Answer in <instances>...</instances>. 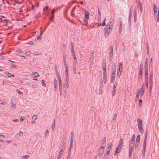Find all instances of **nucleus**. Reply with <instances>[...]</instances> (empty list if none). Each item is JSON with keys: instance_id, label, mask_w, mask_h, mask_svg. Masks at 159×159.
<instances>
[{"instance_id": "473e14b6", "label": "nucleus", "mask_w": 159, "mask_h": 159, "mask_svg": "<svg viewBox=\"0 0 159 159\" xmlns=\"http://www.w3.org/2000/svg\"><path fill=\"white\" fill-rule=\"evenodd\" d=\"M117 118V114L116 113L113 117L112 120H116Z\"/></svg>"}, {"instance_id": "f03ea898", "label": "nucleus", "mask_w": 159, "mask_h": 159, "mask_svg": "<svg viewBox=\"0 0 159 159\" xmlns=\"http://www.w3.org/2000/svg\"><path fill=\"white\" fill-rule=\"evenodd\" d=\"M89 19V13L87 11H85V15L84 17V21H85V23L87 24L88 21Z\"/></svg>"}, {"instance_id": "4be33fe9", "label": "nucleus", "mask_w": 159, "mask_h": 159, "mask_svg": "<svg viewBox=\"0 0 159 159\" xmlns=\"http://www.w3.org/2000/svg\"><path fill=\"white\" fill-rule=\"evenodd\" d=\"M144 91L143 90H139V95L141 94V97L143 95Z\"/></svg>"}, {"instance_id": "7ed1b4c3", "label": "nucleus", "mask_w": 159, "mask_h": 159, "mask_svg": "<svg viewBox=\"0 0 159 159\" xmlns=\"http://www.w3.org/2000/svg\"><path fill=\"white\" fill-rule=\"evenodd\" d=\"M111 31V30H109L106 29H105L104 31V36L106 38H107L109 35V34Z\"/></svg>"}, {"instance_id": "5701e85b", "label": "nucleus", "mask_w": 159, "mask_h": 159, "mask_svg": "<svg viewBox=\"0 0 159 159\" xmlns=\"http://www.w3.org/2000/svg\"><path fill=\"white\" fill-rule=\"evenodd\" d=\"M140 141L136 140L134 148H135L139 144Z\"/></svg>"}, {"instance_id": "a211bd4d", "label": "nucleus", "mask_w": 159, "mask_h": 159, "mask_svg": "<svg viewBox=\"0 0 159 159\" xmlns=\"http://www.w3.org/2000/svg\"><path fill=\"white\" fill-rule=\"evenodd\" d=\"M134 146H131V145H129V152H132V150L133 149V148H134Z\"/></svg>"}, {"instance_id": "2eb2a0df", "label": "nucleus", "mask_w": 159, "mask_h": 159, "mask_svg": "<svg viewBox=\"0 0 159 159\" xmlns=\"http://www.w3.org/2000/svg\"><path fill=\"white\" fill-rule=\"evenodd\" d=\"M143 64H142L141 63L140 64V69H139V73L140 75L141 74H142V69H143Z\"/></svg>"}, {"instance_id": "680f3d73", "label": "nucleus", "mask_w": 159, "mask_h": 159, "mask_svg": "<svg viewBox=\"0 0 159 159\" xmlns=\"http://www.w3.org/2000/svg\"><path fill=\"white\" fill-rule=\"evenodd\" d=\"M135 139V136L134 134H133L132 136V138L131 139V140H134Z\"/></svg>"}, {"instance_id": "b1692460", "label": "nucleus", "mask_w": 159, "mask_h": 159, "mask_svg": "<svg viewBox=\"0 0 159 159\" xmlns=\"http://www.w3.org/2000/svg\"><path fill=\"white\" fill-rule=\"evenodd\" d=\"M146 140H144V142H143V149H146Z\"/></svg>"}, {"instance_id": "5fc2aeb1", "label": "nucleus", "mask_w": 159, "mask_h": 159, "mask_svg": "<svg viewBox=\"0 0 159 159\" xmlns=\"http://www.w3.org/2000/svg\"><path fill=\"white\" fill-rule=\"evenodd\" d=\"M72 56L74 58V60H76L75 54H72Z\"/></svg>"}, {"instance_id": "f704fd0d", "label": "nucleus", "mask_w": 159, "mask_h": 159, "mask_svg": "<svg viewBox=\"0 0 159 159\" xmlns=\"http://www.w3.org/2000/svg\"><path fill=\"white\" fill-rule=\"evenodd\" d=\"M145 66L148 67V59L147 58L146 59L145 63Z\"/></svg>"}, {"instance_id": "e433bc0d", "label": "nucleus", "mask_w": 159, "mask_h": 159, "mask_svg": "<svg viewBox=\"0 0 159 159\" xmlns=\"http://www.w3.org/2000/svg\"><path fill=\"white\" fill-rule=\"evenodd\" d=\"M142 74H141V75L139 74V77L138 78V80L139 81H140V80L142 79Z\"/></svg>"}, {"instance_id": "20e7f679", "label": "nucleus", "mask_w": 159, "mask_h": 159, "mask_svg": "<svg viewBox=\"0 0 159 159\" xmlns=\"http://www.w3.org/2000/svg\"><path fill=\"white\" fill-rule=\"evenodd\" d=\"M137 121L138 122V126L139 129H142V128H143L142 120L140 119H138L137 120Z\"/></svg>"}, {"instance_id": "412c9836", "label": "nucleus", "mask_w": 159, "mask_h": 159, "mask_svg": "<svg viewBox=\"0 0 159 159\" xmlns=\"http://www.w3.org/2000/svg\"><path fill=\"white\" fill-rule=\"evenodd\" d=\"M103 73H106V65L104 64L103 66Z\"/></svg>"}, {"instance_id": "bb28decb", "label": "nucleus", "mask_w": 159, "mask_h": 159, "mask_svg": "<svg viewBox=\"0 0 159 159\" xmlns=\"http://www.w3.org/2000/svg\"><path fill=\"white\" fill-rule=\"evenodd\" d=\"M111 145H110L109 146H108V147L107 148V152L110 153V151L111 150Z\"/></svg>"}, {"instance_id": "13d9d810", "label": "nucleus", "mask_w": 159, "mask_h": 159, "mask_svg": "<svg viewBox=\"0 0 159 159\" xmlns=\"http://www.w3.org/2000/svg\"><path fill=\"white\" fill-rule=\"evenodd\" d=\"M144 69H145V72H148V67L145 66Z\"/></svg>"}, {"instance_id": "0eeeda50", "label": "nucleus", "mask_w": 159, "mask_h": 159, "mask_svg": "<svg viewBox=\"0 0 159 159\" xmlns=\"http://www.w3.org/2000/svg\"><path fill=\"white\" fill-rule=\"evenodd\" d=\"M104 152V149H100L98 151V155L100 157L102 155Z\"/></svg>"}, {"instance_id": "9d476101", "label": "nucleus", "mask_w": 159, "mask_h": 159, "mask_svg": "<svg viewBox=\"0 0 159 159\" xmlns=\"http://www.w3.org/2000/svg\"><path fill=\"white\" fill-rule=\"evenodd\" d=\"M103 80L104 83H106V81L107 79V76L106 73H103Z\"/></svg>"}, {"instance_id": "cd10ccee", "label": "nucleus", "mask_w": 159, "mask_h": 159, "mask_svg": "<svg viewBox=\"0 0 159 159\" xmlns=\"http://www.w3.org/2000/svg\"><path fill=\"white\" fill-rule=\"evenodd\" d=\"M58 80H59V85H62V82H61V78L60 77H58Z\"/></svg>"}, {"instance_id": "79ce46f5", "label": "nucleus", "mask_w": 159, "mask_h": 159, "mask_svg": "<svg viewBox=\"0 0 159 159\" xmlns=\"http://www.w3.org/2000/svg\"><path fill=\"white\" fill-rule=\"evenodd\" d=\"M140 135L138 134L137 136L136 140L140 141Z\"/></svg>"}, {"instance_id": "de8ad7c7", "label": "nucleus", "mask_w": 159, "mask_h": 159, "mask_svg": "<svg viewBox=\"0 0 159 159\" xmlns=\"http://www.w3.org/2000/svg\"><path fill=\"white\" fill-rule=\"evenodd\" d=\"M116 90L115 89H113V91H112V94L113 96H114V95H115V93H116Z\"/></svg>"}, {"instance_id": "3c124183", "label": "nucleus", "mask_w": 159, "mask_h": 159, "mask_svg": "<svg viewBox=\"0 0 159 159\" xmlns=\"http://www.w3.org/2000/svg\"><path fill=\"white\" fill-rule=\"evenodd\" d=\"M37 117L35 115H34L33 116L32 119H34V120L36 119L37 118Z\"/></svg>"}, {"instance_id": "c9c22d12", "label": "nucleus", "mask_w": 159, "mask_h": 159, "mask_svg": "<svg viewBox=\"0 0 159 159\" xmlns=\"http://www.w3.org/2000/svg\"><path fill=\"white\" fill-rule=\"evenodd\" d=\"M33 55H34V56H37V55H41L40 52V53L39 52L38 53H37V52H34L33 53Z\"/></svg>"}, {"instance_id": "e2e57ef3", "label": "nucleus", "mask_w": 159, "mask_h": 159, "mask_svg": "<svg viewBox=\"0 0 159 159\" xmlns=\"http://www.w3.org/2000/svg\"><path fill=\"white\" fill-rule=\"evenodd\" d=\"M121 74V72L120 71H117V76H120Z\"/></svg>"}, {"instance_id": "c85d7f7f", "label": "nucleus", "mask_w": 159, "mask_h": 159, "mask_svg": "<svg viewBox=\"0 0 159 159\" xmlns=\"http://www.w3.org/2000/svg\"><path fill=\"white\" fill-rule=\"evenodd\" d=\"M55 127V120H54L53 122L52 125V129L53 130H54Z\"/></svg>"}, {"instance_id": "69168bd1", "label": "nucleus", "mask_w": 159, "mask_h": 159, "mask_svg": "<svg viewBox=\"0 0 159 159\" xmlns=\"http://www.w3.org/2000/svg\"><path fill=\"white\" fill-rule=\"evenodd\" d=\"M71 48H74V43L72 42H71Z\"/></svg>"}, {"instance_id": "6e6552de", "label": "nucleus", "mask_w": 159, "mask_h": 159, "mask_svg": "<svg viewBox=\"0 0 159 159\" xmlns=\"http://www.w3.org/2000/svg\"><path fill=\"white\" fill-rule=\"evenodd\" d=\"M31 76L32 78H35L39 77V75L38 73L35 72L32 74Z\"/></svg>"}, {"instance_id": "f257e3e1", "label": "nucleus", "mask_w": 159, "mask_h": 159, "mask_svg": "<svg viewBox=\"0 0 159 159\" xmlns=\"http://www.w3.org/2000/svg\"><path fill=\"white\" fill-rule=\"evenodd\" d=\"M123 140L122 139H120L118 145L115 151V153L117 154L120 152L121 150V147L123 146Z\"/></svg>"}, {"instance_id": "dca6fc26", "label": "nucleus", "mask_w": 159, "mask_h": 159, "mask_svg": "<svg viewBox=\"0 0 159 159\" xmlns=\"http://www.w3.org/2000/svg\"><path fill=\"white\" fill-rule=\"evenodd\" d=\"M54 88L56 89L57 85V80L55 79L54 80Z\"/></svg>"}, {"instance_id": "bf43d9fd", "label": "nucleus", "mask_w": 159, "mask_h": 159, "mask_svg": "<svg viewBox=\"0 0 159 159\" xmlns=\"http://www.w3.org/2000/svg\"><path fill=\"white\" fill-rule=\"evenodd\" d=\"M72 146H73V144H70V146L69 147V150H71V149L72 148Z\"/></svg>"}, {"instance_id": "9b49d317", "label": "nucleus", "mask_w": 159, "mask_h": 159, "mask_svg": "<svg viewBox=\"0 0 159 159\" xmlns=\"http://www.w3.org/2000/svg\"><path fill=\"white\" fill-rule=\"evenodd\" d=\"M115 74H111V83H113L115 80Z\"/></svg>"}, {"instance_id": "2f4dec72", "label": "nucleus", "mask_w": 159, "mask_h": 159, "mask_svg": "<svg viewBox=\"0 0 159 159\" xmlns=\"http://www.w3.org/2000/svg\"><path fill=\"white\" fill-rule=\"evenodd\" d=\"M41 84L42 85L43 87L46 86V84L43 80H41Z\"/></svg>"}, {"instance_id": "a878e982", "label": "nucleus", "mask_w": 159, "mask_h": 159, "mask_svg": "<svg viewBox=\"0 0 159 159\" xmlns=\"http://www.w3.org/2000/svg\"><path fill=\"white\" fill-rule=\"evenodd\" d=\"M111 26H110V24H109V25H107L106 26L105 29L109 30H111Z\"/></svg>"}, {"instance_id": "f8f14e48", "label": "nucleus", "mask_w": 159, "mask_h": 159, "mask_svg": "<svg viewBox=\"0 0 159 159\" xmlns=\"http://www.w3.org/2000/svg\"><path fill=\"white\" fill-rule=\"evenodd\" d=\"M66 81H67L69 80V75L68 71H65Z\"/></svg>"}, {"instance_id": "aec40b11", "label": "nucleus", "mask_w": 159, "mask_h": 159, "mask_svg": "<svg viewBox=\"0 0 159 159\" xmlns=\"http://www.w3.org/2000/svg\"><path fill=\"white\" fill-rule=\"evenodd\" d=\"M134 140H131L130 141V142L129 145H131L134 146Z\"/></svg>"}, {"instance_id": "0e129e2a", "label": "nucleus", "mask_w": 159, "mask_h": 159, "mask_svg": "<svg viewBox=\"0 0 159 159\" xmlns=\"http://www.w3.org/2000/svg\"><path fill=\"white\" fill-rule=\"evenodd\" d=\"M16 91L18 93H19L20 94H23V93L21 92L20 91V90H19L18 89H17V90H16Z\"/></svg>"}, {"instance_id": "39448f33", "label": "nucleus", "mask_w": 159, "mask_h": 159, "mask_svg": "<svg viewBox=\"0 0 159 159\" xmlns=\"http://www.w3.org/2000/svg\"><path fill=\"white\" fill-rule=\"evenodd\" d=\"M109 49V56L110 57H111L113 56V46L112 45H110V46Z\"/></svg>"}, {"instance_id": "37998d69", "label": "nucleus", "mask_w": 159, "mask_h": 159, "mask_svg": "<svg viewBox=\"0 0 159 159\" xmlns=\"http://www.w3.org/2000/svg\"><path fill=\"white\" fill-rule=\"evenodd\" d=\"M71 51L72 52V54H75L74 50V48H71Z\"/></svg>"}, {"instance_id": "8fccbe9b", "label": "nucleus", "mask_w": 159, "mask_h": 159, "mask_svg": "<svg viewBox=\"0 0 159 159\" xmlns=\"http://www.w3.org/2000/svg\"><path fill=\"white\" fill-rule=\"evenodd\" d=\"M132 14L130 12L129 15V22L130 23V18H131Z\"/></svg>"}, {"instance_id": "7c9ffc66", "label": "nucleus", "mask_w": 159, "mask_h": 159, "mask_svg": "<svg viewBox=\"0 0 159 159\" xmlns=\"http://www.w3.org/2000/svg\"><path fill=\"white\" fill-rule=\"evenodd\" d=\"M29 157V156H27V155H25L24 156H23L21 157L22 159H26L28 158Z\"/></svg>"}, {"instance_id": "423d86ee", "label": "nucleus", "mask_w": 159, "mask_h": 159, "mask_svg": "<svg viewBox=\"0 0 159 159\" xmlns=\"http://www.w3.org/2000/svg\"><path fill=\"white\" fill-rule=\"evenodd\" d=\"M69 85V84L68 83V81H66V83L64 84L63 89L65 91H66L68 88Z\"/></svg>"}, {"instance_id": "1a4fd4ad", "label": "nucleus", "mask_w": 159, "mask_h": 159, "mask_svg": "<svg viewBox=\"0 0 159 159\" xmlns=\"http://www.w3.org/2000/svg\"><path fill=\"white\" fill-rule=\"evenodd\" d=\"M23 135V132L20 131L18 133H17V134L16 135L15 137L16 138H17L18 137H20Z\"/></svg>"}, {"instance_id": "774afa93", "label": "nucleus", "mask_w": 159, "mask_h": 159, "mask_svg": "<svg viewBox=\"0 0 159 159\" xmlns=\"http://www.w3.org/2000/svg\"><path fill=\"white\" fill-rule=\"evenodd\" d=\"M71 155V150H69L68 152V156H70Z\"/></svg>"}, {"instance_id": "4d7b16f0", "label": "nucleus", "mask_w": 159, "mask_h": 159, "mask_svg": "<svg viewBox=\"0 0 159 159\" xmlns=\"http://www.w3.org/2000/svg\"><path fill=\"white\" fill-rule=\"evenodd\" d=\"M25 119V117L23 116H21V117L20 120L23 121Z\"/></svg>"}, {"instance_id": "58836bf2", "label": "nucleus", "mask_w": 159, "mask_h": 159, "mask_svg": "<svg viewBox=\"0 0 159 159\" xmlns=\"http://www.w3.org/2000/svg\"><path fill=\"white\" fill-rule=\"evenodd\" d=\"M149 83L150 84H152V77H150Z\"/></svg>"}, {"instance_id": "393cba45", "label": "nucleus", "mask_w": 159, "mask_h": 159, "mask_svg": "<svg viewBox=\"0 0 159 159\" xmlns=\"http://www.w3.org/2000/svg\"><path fill=\"white\" fill-rule=\"evenodd\" d=\"M55 70L56 73V75L57 76L58 78L59 77H60L57 67L55 68Z\"/></svg>"}, {"instance_id": "09e8293b", "label": "nucleus", "mask_w": 159, "mask_h": 159, "mask_svg": "<svg viewBox=\"0 0 159 159\" xmlns=\"http://www.w3.org/2000/svg\"><path fill=\"white\" fill-rule=\"evenodd\" d=\"M59 91H62V85H59Z\"/></svg>"}, {"instance_id": "c756f323", "label": "nucleus", "mask_w": 159, "mask_h": 159, "mask_svg": "<svg viewBox=\"0 0 159 159\" xmlns=\"http://www.w3.org/2000/svg\"><path fill=\"white\" fill-rule=\"evenodd\" d=\"M154 10V18L156 17H157V15L156 14L157 13V9H153Z\"/></svg>"}, {"instance_id": "603ef678", "label": "nucleus", "mask_w": 159, "mask_h": 159, "mask_svg": "<svg viewBox=\"0 0 159 159\" xmlns=\"http://www.w3.org/2000/svg\"><path fill=\"white\" fill-rule=\"evenodd\" d=\"M106 19V18H105L104 20H103L102 23V26H104L105 25V20Z\"/></svg>"}, {"instance_id": "4c0bfd02", "label": "nucleus", "mask_w": 159, "mask_h": 159, "mask_svg": "<svg viewBox=\"0 0 159 159\" xmlns=\"http://www.w3.org/2000/svg\"><path fill=\"white\" fill-rule=\"evenodd\" d=\"M145 150L146 149H143L142 155L143 157H144L145 156Z\"/></svg>"}, {"instance_id": "ddd939ff", "label": "nucleus", "mask_w": 159, "mask_h": 159, "mask_svg": "<svg viewBox=\"0 0 159 159\" xmlns=\"http://www.w3.org/2000/svg\"><path fill=\"white\" fill-rule=\"evenodd\" d=\"M119 32L120 33L122 31V23L121 22H120V24L119 26Z\"/></svg>"}, {"instance_id": "f3484780", "label": "nucleus", "mask_w": 159, "mask_h": 159, "mask_svg": "<svg viewBox=\"0 0 159 159\" xmlns=\"http://www.w3.org/2000/svg\"><path fill=\"white\" fill-rule=\"evenodd\" d=\"M62 154V152L61 151H60L58 155L57 156V159H60L61 157Z\"/></svg>"}, {"instance_id": "a18cd8bd", "label": "nucleus", "mask_w": 159, "mask_h": 159, "mask_svg": "<svg viewBox=\"0 0 159 159\" xmlns=\"http://www.w3.org/2000/svg\"><path fill=\"white\" fill-rule=\"evenodd\" d=\"M49 132L48 130V129H47L46 131L45 136H48V135L49 134Z\"/></svg>"}, {"instance_id": "49530a36", "label": "nucleus", "mask_w": 159, "mask_h": 159, "mask_svg": "<svg viewBox=\"0 0 159 159\" xmlns=\"http://www.w3.org/2000/svg\"><path fill=\"white\" fill-rule=\"evenodd\" d=\"M54 19V15H52V16L50 17V20H51L52 21V20Z\"/></svg>"}, {"instance_id": "c03bdc74", "label": "nucleus", "mask_w": 159, "mask_h": 159, "mask_svg": "<svg viewBox=\"0 0 159 159\" xmlns=\"http://www.w3.org/2000/svg\"><path fill=\"white\" fill-rule=\"evenodd\" d=\"M122 63H120L119 64V68H121L122 69Z\"/></svg>"}, {"instance_id": "a19ab883", "label": "nucleus", "mask_w": 159, "mask_h": 159, "mask_svg": "<svg viewBox=\"0 0 159 159\" xmlns=\"http://www.w3.org/2000/svg\"><path fill=\"white\" fill-rule=\"evenodd\" d=\"M76 66H73V69L74 70V72L75 74H76Z\"/></svg>"}, {"instance_id": "338daca9", "label": "nucleus", "mask_w": 159, "mask_h": 159, "mask_svg": "<svg viewBox=\"0 0 159 159\" xmlns=\"http://www.w3.org/2000/svg\"><path fill=\"white\" fill-rule=\"evenodd\" d=\"M140 90H143V91H144V88L143 84H142V87H141V88Z\"/></svg>"}, {"instance_id": "6ab92c4d", "label": "nucleus", "mask_w": 159, "mask_h": 159, "mask_svg": "<svg viewBox=\"0 0 159 159\" xmlns=\"http://www.w3.org/2000/svg\"><path fill=\"white\" fill-rule=\"evenodd\" d=\"M65 144H62L61 147V148L60 149V151H61V152H62V151L65 149Z\"/></svg>"}, {"instance_id": "4468645a", "label": "nucleus", "mask_w": 159, "mask_h": 159, "mask_svg": "<svg viewBox=\"0 0 159 159\" xmlns=\"http://www.w3.org/2000/svg\"><path fill=\"white\" fill-rule=\"evenodd\" d=\"M109 155V153L107 152L106 154L104 155L103 159H107L108 158Z\"/></svg>"}, {"instance_id": "6e6d98bb", "label": "nucleus", "mask_w": 159, "mask_h": 159, "mask_svg": "<svg viewBox=\"0 0 159 159\" xmlns=\"http://www.w3.org/2000/svg\"><path fill=\"white\" fill-rule=\"evenodd\" d=\"M116 71V69L114 68V69H112L111 71L112 74H115V72Z\"/></svg>"}, {"instance_id": "ea45409f", "label": "nucleus", "mask_w": 159, "mask_h": 159, "mask_svg": "<svg viewBox=\"0 0 159 159\" xmlns=\"http://www.w3.org/2000/svg\"><path fill=\"white\" fill-rule=\"evenodd\" d=\"M76 60H74L73 63V66H76Z\"/></svg>"}, {"instance_id": "864d4df0", "label": "nucleus", "mask_w": 159, "mask_h": 159, "mask_svg": "<svg viewBox=\"0 0 159 159\" xmlns=\"http://www.w3.org/2000/svg\"><path fill=\"white\" fill-rule=\"evenodd\" d=\"M74 133L73 132H71L70 134V138H73Z\"/></svg>"}, {"instance_id": "052dcab7", "label": "nucleus", "mask_w": 159, "mask_h": 159, "mask_svg": "<svg viewBox=\"0 0 159 159\" xmlns=\"http://www.w3.org/2000/svg\"><path fill=\"white\" fill-rule=\"evenodd\" d=\"M73 138H70V144H73Z\"/></svg>"}, {"instance_id": "72a5a7b5", "label": "nucleus", "mask_w": 159, "mask_h": 159, "mask_svg": "<svg viewBox=\"0 0 159 159\" xmlns=\"http://www.w3.org/2000/svg\"><path fill=\"white\" fill-rule=\"evenodd\" d=\"M139 91H138L137 92V95L136 96V97H135V99L136 100H138L139 98Z\"/></svg>"}]
</instances>
